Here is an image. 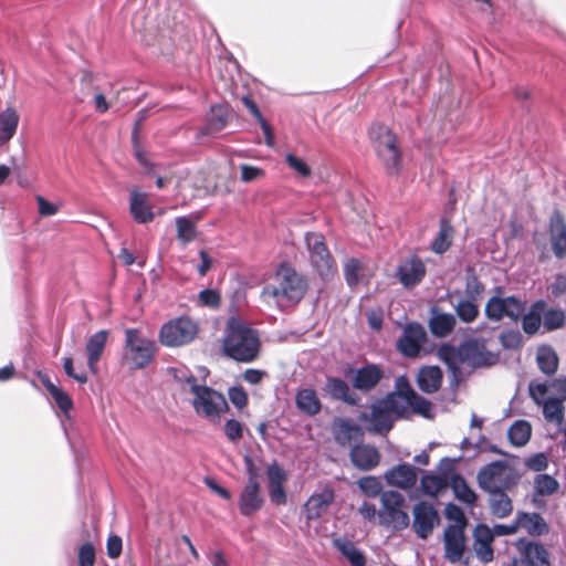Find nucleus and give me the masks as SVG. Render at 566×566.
I'll use <instances>...</instances> for the list:
<instances>
[{"label":"nucleus","mask_w":566,"mask_h":566,"mask_svg":"<svg viewBox=\"0 0 566 566\" xmlns=\"http://www.w3.org/2000/svg\"><path fill=\"white\" fill-rule=\"evenodd\" d=\"M438 356L454 375L460 371L462 365L483 368L499 361V354L488 350L484 340L476 338H469L458 347L443 344L438 349Z\"/></svg>","instance_id":"1"},{"label":"nucleus","mask_w":566,"mask_h":566,"mask_svg":"<svg viewBox=\"0 0 566 566\" xmlns=\"http://www.w3.org/2000/svg\"><path fill=\"white\" fill-rule=\"evenodd\" d=\"M275 281L276 284H266L262 289L261 298L279 307L298 303L307 290L305 277L285 262L277 266Z\"/></svg>","instance_id":"2"},{"label":"nucleus","mask_w":566,"mask_h":566,"mask_svg":"<svg viewBox=\"0 0 566 566\" xmlns=\"http://www.w3.org/2000/svg\"><path fill=\"white\" fill-rule=\"evenodd\" d=\"M528 395L533 402L542 407L547 422L560 426L565 417L566 377H557L549 382L532 380L528 384Z\"/></svg>","instance_id":"3"},{"label":"nucleus","mask_w":566,"mask_h":566,"mask_svg":"<svg viewBox=\"0 0 566 566\" xmlns=\"http://www.w3.org/2000/svg\"><path fill=\"white\" fill-rule=\"evenodd\" d=\"M259 349L258 332L241 318L230 317L223 339L226 355L240 363H251L258 357Z\"/></svg>","instance_id":"4"},{"label":"nucleus","mask_w":566,"mask_h":566,"mask_svg":"<svg viewBox=\"0 0 566 566\" xmlns=\"http://www.w3.org/2000/svg\"><path fill=\"white\" fill-rule=\"evenodd\" d=\"M157 349L156 342L146 337L139 329H125L122 361L128 369L139 370L149 366L155 358Z\"/></svg>","instance_id":"5"},{"label":"nucleus","mask_w":566,"mask_h":566,"mask_svg":"<svg viewBox=\"0 0 566 566\" xmlns=\"http://www.w3.org/2000/svg\"><path fill=\"white\" fill-rule=\"evenodd\" d=\"M405 412V405L395 392L376 400L370 406L369 413H363L360 419L370 423L368 430L378 434H387L395 421Z\"/></svg>","instance_id":"6"},{"label":"nucleus","mask_w":566,"mask_h":566,"mask_svg":"<svg viewBox=\"0 0 566 566\" xmlns=\"http://www.w3.org/2000/svg\"><path fill=\"white\" fill-rule=\"evenodd\" d=\"M190 394L192 395L191 406L196 415L212 423L219 422L221 415L229 410L226 397L206 384L193 386Z\"/></svg>","instance_id":"7"},{"label":"nucleus","mask_w":566,"mask_h":566,"mask_svg":"<svg viewBox=\"0 0 566 566\" xmlns=\"http://www.w3.org/2000/svg\"><path fill=\"white\" fill-rule=\"evenodd\" d=\"M406 500L398 491H384L380 494V509L378 510V522L380 525L402 531L409 526L410 518L403 510Z\"/></svg>","instance_id":"8"},{"label":"nucleus","mask_w":566,"mask_h":566,"mask_svg":"<svg viewBox=\"0 0 566 566\" xmlns=\"http://www.w3.org/2000/svg\"><path fill=\"white\" fill-rule=\"evenodd\" d=\"M476 479L479 486L485 492L507 491L518 481V476L507 467V463L501 460L482 467Z\"/></svg>","instance_id":"9"},{"label":"nucleus","mask_w":566,"mask_h":566,"mask_svg":"<svg viewBox=\"0 0 566 566\" xmlns=\"http://www.w3.org/2000/svg\"><path fill=\"white\" fill-rule=\"evenodd\" d=\"M198 333L197 324L181 316L165 323L159 331V340L167 347H180L192 342Z\"/></svg>","instance_id":"10"},{"label":"nucleus","mask_w":566,"mask_h":566,"mask_svg":"<svg viewBox=\"0 0 566 566\" xmlns=\"http://www.w3.org/2000/svg\"><path fill=\"white\" fill-rule=\"evenodd\" d=\"M380 161L384 171L389 177H398L403 170V151L398 137H390L374 150Z\"/></svg>","instance_id":"11"},{"label":"nucleus","mask_w":566,"mask_h":566,"mask_svg":"<svg viewBox=\"0 0 566 566\" xmlns=\"http://www.w3.org/2000/svg\"><path fill=\"white\" fill-rule=\"evenodd\" d=\"M524 310V303L515 296H492L485 305V315L490 321L494 322H499L504 317L517 322Z\"/></svg>","instance_id":"12"},{"label":"nucleus","mask_w":566,"mask_h":566,"mask_svg":"<svg viewBox=\"0 0 566 566\" xmlns=\"http://www.w3.org/2000/svg\"><path fill=\"white\" fill-rule=\"evenodd\" d=\"M245 463L250 476L240 494L239 509L242 515L250 516L262 507L263 499L260 495V484L255 479L252 460L245 457Z\"/></svg>","instance_id":"13"},{"label":"nucleus","mask_w":566,"mask_h":566,"mask_svg":"<svg viewBox=\"0 0 566 566\" xmlns=\"http://www.w3.org/2000/svg\"><path fill=\"white\" fill-rule=\"evenodd\" d=\"M412 527L417 536L426 539L432 533L433 527L439 523V515L434 506L421 501L413 506Z\"/></svg>","instance_id":"14"},{"label":"nucleus","mask_w":566,"mask_h":566,"mask_svg":"<svg viewBox=\"0 0 566 566\" xmlns=\"http://www.w3.org/2000/svg\"><path fill=\"white\" fill-rule=\"evenodd\" d=\"M426 340L424 328L418 323H409L397 342V349L406 357H416Z\"/></svg>","instance_id":"15"},{"label":"nucleus","mask_w":566,"mask_h":566,"mask_svg":"<svg viewBox=\"0 0 566 566\" xmlns=\"http://www.w3.org/2000/svg\"><path fill=\"white\" fill-rule=\"evenodd\" d=\"M129 213L133 220L139 224H146L155 219V213L147 193L138 187H134L129 193Z\"/></svg>","instance_id":"16"},{"label":"nucleus","mask_w":566,"mask_h":566,"mask_svg":"<svg viewBox=\"0 0 566 566\" xmlns=\"http://www.w3.org/2000/svg\"><path fill=\"white\" fill-rule=\"evenodd\" d=\"M464 549V530L461 525H449L444 530V557L451 563H458L462 559Z\"/></svg>","instance_id":"17"},{"label":"nucleus","mask_w":566,"mask_h":566,"mask_svg":"<svg viewBox=\"0 0 566 566\" xmlns=\"http://www.w3.org/2000/svg\"><path fill=\"white\" fill-rule=\"evenodd\" d=\"M384 378V370L376 364H367L355 371L352 378V385L355 389L369 392Z\"/></svg>","instance_id":"18"},{"label":"nucleus","mask_w":566,"mask_h":566,"mask_svg":"<svg viewBox=\"0 0 566 566\" xmlns=\"http://www.w3.org/2000/svg\"><path fill=\"white\" fill-rule=\"evenodd\" d=\"M473 549L476 557L483 563H490L494 558L492 543L494 533L485 524H478L473 532Z\"/></svg>","instance_id":"19"},{"label":"nucleus","mask_w":566,"mask_h":566,"mask_svg":"<svg viewBox=\"0 0 566 566\" xmlns=\"http://www.w3.org/2000/svg\"><path fill=\"white\" fill-rule=\"evenodd\" d=\"M397 275L405 287H413L424 277L426 266L418 256H412L399 264Z\"/></svg>","instance_id":"20"},{"label":"nucleus","mask_w":566,"mask_h":566,"mask_svg":"<svg viewBox=\"0 0 566 566\" xmlns=\"http://www.w3.org/2000/svg\"><path fill=\"white\" fill-rule=\"evenodd\" d=\"M349 457L352 463L359 470L369 471L376 468L380 461L378 450L370 444L363 442L352 447Z\"/></svg>","instance_id":"21"},{"label":"nucleus","mask_w":566,"mask_h":566,"mask_svg":"<svg viewBox=\"0 0 566 566\" xmlns=\"http://www.w3.org/2000/svg\"><path fill=\"white\" fill-rule=\"evenodd\" d=\"M325 391L333 400L343 401L352 407L358 406L360 402V397L339 377H327Z\"/></svg>","instance_id":"22"},{"label":"nucleus","mask_w":566,"mask_h":566,"mask_svg":"<svg viewBox=\"0 0 566 566\" xmlns=\"http://www.w3.org/2000/svg\"><path fill=\"white\" fill-rule=\"evenodd\" d=\"M334 438L342 447H353L363 442L364 431L350 419H339L334 426Z\"/></svg>","instance_id":"23"},{"label":"nucleus","mask_w":566,"mask_h":566,"mask_svg":"<svg viewBox=\"0 0 566 566\" xmlns=\"http://www.w3.org/2000/svg\"><path fill=\"white\" fill-rule=\"evenodd\" d=\"M385 479L389 485L409 490L417 482V470L408 463H401L388 470Z\"/></svg>","instance_id":"24"},{"label":"nucleus","mask_w":566,"mask_h":566,"mask_svg":"<svg viewBox=\"0 0 566 566\" xmlns=\"http://www.w3.org/2000/svg\"><path fill=\"white\" fill-rule=\"evenodd\" d=\"M334 491L324 489L319 493H314L305 503L304 511L308 521L319 518L334 501Z\"/></svg>","instance_id":"25"},{"label":"nucleus","mask_w":566,"mask_h":566,"mask_svg":"<svg viewBox=\"0 0 566 566\" xmlns=\"http://www.w3.org/2000/svg\"><path fill=\"white\" fill-rule=\"evenodd\" d=\"M310 260L323 281H329L336 275L337 265L329 250H310Z\"/></svg>","instance_id":"26"},{"label":"nucleus","mask_w":566,"mask_h":566,"mask_svg":"<svg viewBox=\"0 0 566 566\" xmlns=\"http://www.w3.org/2000/svg\"><path fill=\"white\" fill-rule=\"evenodd\" d=\"M108 338V332L101 329L94 333L86 342L87 366L93 374L97 373V364L104 353Z\"/></svg>","instance_id":"27"},{"label":"nucleus","mask_w":566,"mask_h":566,"mask_svg":"<svg viewBox=\"0 0 566 566\" xmlns=\"http://www.w3.org/2000/svg\"><path fill=\"white\" fill-rule=\"evenodd\" d=\"M416 380L421 391L433 394L442 385L443 373L438 366H423L418 370Z\"/></svg>","instance_id":"28"},{"label":"nucleus","mask_w":566,"mask_h":566,"mask_svg":"<svg viewBox=\"0 0 566 566\" xmlns=\"http://www.w3.org/2000/svg\"><path fill=\"white\" fill-rule=\"evenodd\" d=\"M549 248H566V218L555 208L548 222Z\"/></svg>","instance_id":"29"},{"label":"nucleus","mask_w":566,"mask_h":566,"mask_svg":"<svg viewBox=\"0 0 566 566\" xmlns=\"http://www.w3.org/2000/svg\"><path fill=\"white\" fill-rule=\"evenodd\" d=\"M20 115L15 108L8 106L0 112V147L8 144L17 134Z\"/></svg>","instance_id":"30"},{"label":"nucleus","mask_w":566,"mask_h":566,"mask_svg":"<svg viewBox=\"0 0 566 566\" xmlns=\"http://www.w3.org/2000/svg\"><path fill=\"white\" fill-rule=\"evenodd\" d=\"M228 124V109L221 104H214L210 107L207 124L198 132L199 136H209L221 132Z\"/></svg>","instance_id":"31"},{"label":"nucleus","mask_w":566,"mask_h":566,"mask_svg":"<svg viewBox=\"0 0 566 566\" xmlns=\"http://www.w3.org/2000/svg\"><path fill=\"white\" fill-rule=\"evenodd\" d=\"M429 319V328L433 336L446 337L455 326V317L450 313H441L437 307H432Z\"/></svg>","instance_id":"32"},{"label":"nucleus","mask_w":566,"mask_h":566,"mask_svg":"<svg viewBox=\"0 0 566 566\" xmlns=\"http://www.w3.org/2000/svg\"><path fill=\"white\" fill-rule=\"evenodd\" d=\"M241 103L243 106L249 111V113L252 115V117L255 119V122L259 124L264 138L265 144L270 147L274 145V136L272 132V127L266 120V118L263 116L259 105L253 99V97L250 94L243 95L241 97Z\"/></svg>","instance_id":"33"},{"label":"nucleus","mask_w":566,"mask_h":566,"mask_svg":"<svg viewBox=\"0 0 566 566\" xmlns=\"http://www.w3.org/2000/svg\"><path fill=\"white\" fill-rule=\"evenodd\" d=\"M297 409L306 416L313 417L321 412L322 402L312 388H303L297 390L295 396Z\"/></svg>","instance_id":"34"},{"label":"nucleus","mask_w":566,"mask_h":566,"mask_svg":"<svg viewBox=\"0 0 566 566\" xmlns=\"http://www.w3.org/2000/svg\"><path fill=\"white\" fill-rule=\"evenodd\" d=\"M536 364L538 369L546 376H553L559 365L556 350L549 345H542L536 350Z\"/></svg>","instance_id":"35"},{"label":"nucleus","mask_w":566,"mask_h":566,"mask_svg":"<svg viewBox=\"0 0 566 566\" xmlns=\"http://www.w3.org/2000/svg\"><path fill=\"white\" fill-rule=\"evenodd\" d=\"M517 523L518 528H524L532 536H541L548 532V525L538 513L520 512Z\"/></svg>","instance_id":"36"},{"label":"nucleus","mask_w":566,"mask_h":566,"mask_svg":"<svg viewBox=\"0 0 566 566\" xmlns=\"http://www.w3.org/2000/svg\"><path fill=\"white\" fill-rule=\"evenodd\" d=\"M175 223L177 239L182 244H188L196 239L198 234L197 219L192 214L177 217Z\"/></svg>","instance_id":"37"},{"label":"nucleus","mask_w":566,"mask_h":566,"mask_svg":"<svg viewBox=\"0 0 566 566\" xmlns=\"http://www.w3.org/2000/svg\"><path fill=\"white\" fill-rule=\"evenodd\" d=\"M525 558L528 559L531 566H552L549 562V553L544 545L535 542L521 544Z\"/></svg>","instance_id":"38"},{"label":"nucleus","mask_w":566,"mask_h":566,"mask_svg":"<svg viewBox=\"0 0 566 566\" xmlns=\"http://www.w3.org/2000/svg\"><path fill=\"white\" fill-rule=\"evenodd\" d=\"M532 436L531 423L526 420H516L507 430V438L512 446L523 447L525 446Z\"/></svg>","instance_id":"39"},{"label":"nucleus","mask_w":566,"mask_h":566,"mask_svg":"<svg viewBox=\"0 0 566 566\" xmlns=\"http://www.w3.org/2000/svg\"><path fill=\"white\" fill-rule=\"evenodd\" d=\"M505 492H488L490 494L491 513L499 518L509 516L513 511L512 501Z\"/></svg>","instance_id":"40"},{"label":"nucleus","mask_w":566,"mask_h":566,"mask_svg":"<svg viewBox=\"0 0 566 566\" xmlns=\"http://www.w3.org/2000/svg\"><path fill=\"white\" fill-rule=\"evenodd\" d=\"M453 240V226L451 219L446 214L439 220V231L428 248H451Z\"/></svg>","instance_id":"41"},{"label":"nucleus","mask_w":566,"mask_h":566,"mask_svg":"<svg viewBox=\"0 0 566 566\" xmlns=\"http://www.w3.org/2000/svg\"><path fill=\"white\" fill-rule=\"evenodd\" d=\"M168 373L180 385L182 390L192 391L193 386H199L198 379L186 366H174L168 368Z\"/></svg>","instance_id":"42"},{"label":"nucleus","mask_w":566,"mask_h":566,"mask_svg":"<svg viewBox=\"0 0 566 566\" xmlns=\"http://www.w3.org/2000/svg\"><path fill=\"white\" fill-rule=\"evenodd\" d=\"M407 394L409 397L406 405L409 406L413 412L428 419L433 417L432 403L428 399L417 394L413 389L407 390Z\"/></svg>","instance_id":"43"},{"label":"nucleus","mask_w":566,"mask_h":566,"mask_svg":"<svg viewBox=\"0 0 566 566\" xmlns=\"http://www.w3.org/2000/svg\"><path fill=\"white\" fill-rule=\"evenodd\" d=\"M337 549L347 558L352 566H366L363 553L350 541H336Z\"/></svg>","instance_id":"44"},{"label":"nucleus","mask_w":566,"mask_h":566,"mask_svg":"<svg viewBox=\"0 0 566 566\" xmlns=\"http://www.w3.org/2000/svg\"><path fill=\"white\" fill-rule=\"evenodd\" d=\"M448 486L447 479L433 473H426L420 481L421 491L429 496H436Z\"/></svg>","instance_id":"45"},{"label":"nucleus","mask_w":566,"mask_h":566,"mask_svg":"<svg viewBox=\"0 0 566 566\" xmlns=\"http://www.w3.org/2000/svg\"><path fill=\"white\" fill-rule=\"evenodd\" d=\"M451 488L455 497L465 503L473 504L476 500V494L474 491L467 484L465 480L461 475H453L451 480Z\"/></svg>","instance_id":"46"},{"label":"nucleus","mask_w":566,"mask_h":566,"mask_svg":"<svg viewBox=\"0 0 566 566\" xmlns=\"http://www.w3.org/2000/svg\"><path fill=\"white\" fill-rule=\"evenodd\" d=\"M284 163L291 170L302 178H310L313 175V169L308 163L295 153H286L284 155Z\"/></svg>","instance_id":"47"},{"label":"nucleus","mask_w":566,"mask_h":566,"mask_svg":"<svg viewBox=\"0 0 566 566\" xmlns=\"http://www.w3.org/2000/svg\"><path fill=\"white\" fill-rule=\"evenodd\" d=\"M559 488L558 481L549 474H537L534 479V490L537 495L549 496Z\"/></svg>","instance_id":"48"},{"label":"nucleus","mask_w":566,"mask_h":566,"mask_svg":"<svg viewBox=\"0 0 566 566\" xmlns=\"http://www.w3.org/2000/svg\"><path fill=\"white\" fill-rule=\"evenodd\" d=\"M240 181L244 184H251L254 181H258L260 179H263L266 175L265 169L259 166H254L251 164H240Z\"/></svg>","instance_id":"49"},{"label":"nucleus","mask_w":566,"mask_h":566,"mask_svg":"<svg viewBox=\"0 0 566 566\" xmlns=\"http://www.w3.org/2000/svg\"><path fill=\"white\" fill-rule=\"evenodd\" d=\"M458 317L464 323H472L479 315V307L469 300H461L455 306Z\"/></svg>","instance_id":"50"},{"label":"nucleus","mask_w":566,"mask_h":566,"mask_svg":"<svg viewBox=\"0 0 566 566\" xmlns=\"http://www.w3.org/2000/svg\"><path fill=\"white\" fill-rule=\"evenodd\" d=\"M360 491L369 497L380 496L382 493V484L380 480L376 476H364L360 478L357 482Z\"/></svg>","instance_id":"51"},{"label":"nucleus","mask_w":566,"mask_h":566,"mask_svg":"<svg viewBox=\"0 0 566 566\" xmlns=\"http://www.w3.org/2000/svg\"><path fill=\"white\" fill-rule=\"evenodd\" d=\"M510 231L507 234H504V239L507 242L509 240H523L525 239V228L520 216L514 211L507 222Z\"/></svg>","instance_id":"52"},{"label":"nucleus","mask_w":566,"mask_h":566,"mask_svg":"<svg viewBox=\"0 0 566 566\" xmlns=\"http://www.w3.org/2000/svg\"><path fill=\"white\" fill-rule=\"evenodd\" d=\"M565 322L566 316L562 310H548L544 313L543 325L548 332L560 328Z\"/></svg>","instance_id":"53"},{"label":"nucleus","mask_w":566,"mask_h":566,"mask_svg":"<svg viewBox=\"0 0 566 566\" xmlns=\"http://www.w3.org/2000/svg\"><path fill=\"white\" fill-rule=\"evenodd\" d=\"M541 323V314L534 310L530 311L522 317V328L528 335L535 334L539 329Z\"/></svg>","instance_id":"54"},{"label":"nucleus","mask_w":566,"mask_h":566,"mask_svg":"<svg viewBox=\"0 0 566 566\" xmlns=\"http://www.w3.org/2000/svg\"><path fill=\"white\" fill-rule=\"evenodd\" d=\"M268 486L283 485L287 479L285 471L273 462L266 469Z\"/></svg>","instance_id":"55"},{"label":"nucleus","mask_w":566,"mask_h":566,"mask_svg":"<svg viewBox=\"0 0 566 566\" xmlns=\"http://www.w3.org/2000/svg\"><path fill=\"white\" fill-rule=\"evenodd\" d=\"M136 252H138V250H119L118 254L113 255V258L116 262H120L126 266H130L135 263H137L138 266H143L144 258Z\"/></svg>","instance_id":"56"},{"label":"nucleus","mask_w":566,"mask_h":566,"mask_svg":"<svg viewBox=\"0 0 566 566\" xmlns=\"http://www.w3.org/2000/svg\"><path fill=\"white\" fill-rule=\"evenodd\" d=\"M223 431L227 439L235 443L243 437V424L235 419H229L224 423Z\"/></svg>","instance_id":"57"},{"label":"nucleus","mask_w":566,"mask_h":566,"mask_svg":"<svg viewBox=\"0 0 566 566\" xmlns=\"http://www.w3.org/2000/svg\"><path fill=\"white\" fill-rule=\"evenodd\" d=\"M35 201L38 205V212L43 218L52 217L60 210L59 203L52 202L41 195L35 196Z\"/></svg>","instance_id":"58"},{"label":"nucleus","mask_w":566,"mask_h":566,"mask_svg":"<svg viewBox=\"0 0 566 566\" xmlns=\"http://www.w3.org/2000/svg\"><path fill=\"white\" fill-rule=\"evenodd\" d=\"M228 397L238 409H243L248 405V394L242 386L230 387L228 389Z\"/></svg>","instance_id":"59"},{"label":"nucleus","mask_w":566,"mask_h":566,"mask_svg":"<svg viewBox=\"0 0 566 566\" xmlns=\"http://www.w3.org/2000/svg\"><path fill=\"white\" fill-rule=\"evenodd\" d=\"M524 464L531 471L542 472L548 467V458L545 453L538 452L526 458Z\"/></svg>","instance_id":"60"},{"label":"nucleus","mask_w":566,"mask_h":566,"mask_svg":"<svg viewBox=\"0 0 566 566\" xmlns=\"http://www.w3.org/2000/svg\"><path fill=\"white\" fill-rule=\"evenodd\" d=\"M52 399L56 407L67 417V413L73 409V401L70 396L61 388L55 389L51 394Z\"/></svg>","instance_id":"61"},{"label":"nucleus","mask_w":566,"mask_h":566,"mask_svg":"<svg viewBox=\"0 0 566 566\" xmlns=\"http://www.w3.org/2000/svg\"><path fill=\"white\" fill-rule=\"evenodd\" d=\"M500 342L505 349H516L522 345V335L518 331H504L500 335Z\"/></svg>","instance_id":"62"},{"label":"nucleus","mask_w":566,"mask_h":566,"mask_svg":"<svg viewBox=\"0 0 566 566\" xmlns=\"http://www.w3.org/2000/svg\"><path fill=\"white\" fill-rule=\"evenodd\" d=\"M78 566H94L95 548L92 543L83 544L78 549Z\"/></svg>","instance_id":"63"},{"label":"nucleus","mask_w":566,"mask_h":566,"mask_svg":"<svg viewBox=\"0 0 566 566\" xmlns=\"http://www.w3.org/2000/svg\"><path fill=\"white\" fill-rule=\"evenodd\" d=\"M394 132L390 127H388L385 123L375 120L371 122L368 129H367V136L370 143L386 137L385 135Z\"/></svg>","instance_id":"64"}]
</instances>
